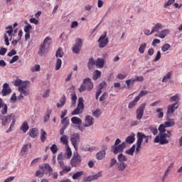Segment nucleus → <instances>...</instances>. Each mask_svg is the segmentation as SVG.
<instances>
[{
  "mask_svg": "<svg viewBox=\"0 0 182 182\" xmlns=\"http://www.w3.org/2000/svg\"><path fill=\"white\" fill-rule=\"evenodd\" d=\"M61 123L63 124L64 127H68V126H69V120L68 119V117L63 118Z\"/></svg>",
  "mask_w": 182,
  "mask_h": 182,
  "instance_id": "58",
  "label": "nucleus"
},
{
  "mask_svg": "<svg viewBox=\"0 0 182 182\" xmlns=\"http://www.w3.org/2000/svg\"><path fill=\"white\" fill-rule=\"evenodd\" d=\"M134 150H136V145H133L129 149L126 151L127 154L133 156L134 154Z\"/></svg>",
  "mask_w": 182,
  "mask_h": 182,
  "instance_id": "45",
  "label": "nucleus"
},
{
  "mask_svg": "<svg viewBox=\"0 0 182 182\" xmlns=\"http://www.w3.org/2000/svg\"><path fill=\"white\" fill-rule=\"evenodd\" d=\"M29 145L28 144H25L23 145V146L22 147L21 149V154H22V156H23V154H25L27 151H28V147Z\"/></svg>",
  "mask_w": 182,
  "mask_h": 182,
  "instance_id": "61",
  "label": "nucleus"
},
{
  "mask_svg": "<svg viewBox=\"0 0 182 182\" xmlns=\"http://www.w3.org/2000/svg\"><path fill=\"white\" fill-rule=\"evenodd\" d=\"M146 109V103H142L136 109V119L138 120H141V119H143V116L144 115V109Z\"/></svg>",
  "mask_w": 182,
  "mask_h": 182,
  "instance_id": "10",
  "label": "nucleus"
},
{
  "mask_svg": "<svg viewBox=\"0 0 182 182\" xmlns=\"http://www.w3.org/2000/svg\"><path fill=\"white\" fill-rule=\"evenodd\" d=\"M93 65H96V61H95V59L90 58L88 62V69L90 70L92 68H93Z\"/></svg>",
  "mask_w": 182,
  "mask_h": 182,
  "instance_id": "51",
  "label": "nucleus"
},
{
  "mask_svg": "<svg viewBox=\"0 0 182 182\" xmlns=\"http://www.w3.org/2000/svg\"><path fill=\"white\" fill-rule=\"evenodd\" d=\"M65 156L66 159H70V157H72V149H70L69 145L66 146Z\"/></svg>",
  "mask_w": 182,
  "mask_h": 182,
  "instance_id": "37",
  "label": "nucleus"
},
{
  "mask_svg": "<svg viewBox=\"0 0 182 182\" xmlns=\"http://www.w3.org/2000/svg\"><path fill=\"white\" fill-rule=\"evenodd\" d=\"M166 120L167 122H165L164 124L166 126V127H173V126L176 124V122H174V119H170V117L168 116H167Z\"/></svg>",
  "mask_w": 182,
  "mask_h": 182,
  "instance_id": "21",
  "label": "nucleus"
},
{
  "mask_svg": "<svg viewBox=\"0 0 182 182\" xmlns=\"http://www.w3.org/2000/svg\"><path fill=\"white\" fill-rule=\"evenodd\" d=\"M146 48H147V43H144L141 44L139 46V48L138 50L139 53H141V54L144 53V50H146Z\"/></svg>",
  "mask_w": 182,
  "mask_h": 182,
  "instance_id": "42",
  "label": "nucleus"
},
{
  "mask_svg": "<svg viewBox=\"0 0 182 182\" xmlns=\"http://www.w3.org/2000/svg\"><path fill=\"white\" fill-rule=\"evenodd\" d=\"M126 142L128 143L129 144L134 143V136L131 135L127 136L126 139Z\"/></svg>",
  "mask_w": 182,
  "mask_h": 182,
  "instance_id": "50",
  "label": "nucleus"
},
{
  "mask_svg": "<svg viewBox=\"0 0 182 182\" xmlns=\"http://www.w3.org/2000/svg\"><path fill=\"white\" fill-rule=\"evenodd\" d=\"M45 171H37L36 172V174H35V176L36 177H40V178H42V177H43V175L45 174V172H44Z\"/></svg>",
  "mask_w": 182,
  "mask_h": 182,
  "instance_id": "63",
  "label": "nucleus"
},
{
  "mask_svg": "<svg viewBox=\"0 0 182 182\" xmlns=\"http://www.w3.org/2000/svg\"><path fill=\"white\" fill-rule=\"evenodd\" d=\"M137 141H140V144H141L143 143V140H144L145 143H149V139L150 136L144 134L142 132H138L136 134Z\"/></svg>",
  "mask_w": 182,
  "mask_h": 182,
  "instance_id": "15",
  "label": "nucleus"
},
{
  "mask_svg": "<svg viewBox=\"0 0 182 182\" xmlns=\"http://www.w3.org/2000/svg\"><path fill=\"white\" fill-rule=\"evenodd\" d=\"M94 123L95 119L93 118V117L87 115L85 117V119L84 127H90V126H93Z\"/></svg>",
  "mask_w": 182,
  "mask_h": 182,
  "instance_id": "17",
  "label": "nucleus"
},
{
  "mask_svg": "<svg viewBox=\"0 0 182 182\" xmlns=\"http://www.w3.org/2000/svg\"><path fill=\"white\" fill-rule=\"evenodd\" d=\"M7 31H6V33L4 34V42L6 45V46H9V36H11L10 41H12V33H14V28H12V26H9L6 28Z\"/></svg>",
  "mask_w": 182,
  "mask_h": 182,
  "instance_id": "8",
  "label": "nucleus"
},
{
  "mask_svg": "<svg viewBox=\"0 0 182 182\" xmlns=\"http://www.w3.org/2000/svg\"><path fill=\"white\" fill-rule=\"evenodd\" d=\"M40 139L43 143H45L46 141V139H48V134L43 129H41Z\"/></svg>",
  "mask_w": 182,
  "mask_h": 182,
  "instance_id": "29",
  "label": "nucleus"
},
{
  "mask_svg": "<svg viewBox=\"0 0 182 182\" xmlns=\"http://www.w3.org/2000/svg\"><path fill=\"white\" fill-rule=\"evenodd\" d=\"M31 72H39L41 70V65H35V66L32 67L31 68Z\"/></svg>",
  "mask_w": 182,
  "mask_h": 182,
  "instance_id": "59",
  "label": "nucleus"
},
{
  "mask_svg": "<svg viewBox=\"0 0 182 182\" xmlns=\"http://www.w3.org/2000/svg\"><path fill=\"white\" fill-rule=\"evenodd\" d=\"M84 172L83 171H77L75 173H74L72 176L73 180H79L82 176H83Z\"/></svg>",
  "mask_w": 182,
  "mask_h": 182,
  "instance_id": "33",
  "label": "nucleus"
},
{
  "mask_svg": "<svg viewBox=\"0 0 182 182\" xmlns=\"http://www.w3.org/2000/svg\"><path fill=\"white\" fill-rule=\"evenodd\" d=\"M55 56L56 58H63V50H62V48H58L56 51Z\"/></svg>",
  "mask_w": 182,
  "mask_h": 182,
  "instance_id": "53",
  "label": "nucleus"
},
{
  "mask_svg": "<svg viewBox=\"0 0 182 182\" xmlns=\"http://www.w3.org/2000/svg\"><path fill=\"white\" fill-rule=\"evenodd\" d=\"M2 95L3 96H8V95H11L12 90L9 87V84L8 83H4L3 85V89H2Z\"/></svg>",
  "mask_w": 182,
  "mask_h": 182,
  "instance_id": "19",
  "label": "nucleus"
},
{
  "mask_svg": "<svg viewBox=\"0 0 182 182\" xmlns=\"http://www.w3.org/2000/svg\"><path fill=\"white\" fill-rule=\"evenodd\" d=\"M177 109H178V102H176L171 105H168L167 112H166V116L170 117V114H172V113H174V112Z\"/></svg>",
  "mask_w": 182,
  "mask_h": 182,
  "instance_id": "16",
  "label": "nucleus"
},
{
  "mask_svg": "<svg viewBox=\"0 0 182 182\" xmlns=\"http://www.w3.org/2000/svg\"><path fill=\"white\" fill-rule=\"evenodd\" d=\"M117 159L119 163H124V161H127V157L123 155V154H119Z\"/></svg>",
  "mask_w": 182,
  "mask_h": 182,
  "instance_id": "40",
  "label": "nucleus"
},
{
  "mask_svg": "<svg viewBox=\"0 0 182 182\" xmlns=\"http://www.w3.org/2000/svg\"><path fill=\"white\" fill-rule=\"evenodd\" d=\"M117 79H119L120 80H123V79H126L127 77V74L126 73H119L117 76Z\"/></svg>",
  "mask_w": 182,
  "mask_h": 182,
  "instance_id": "62",
  "label": "nucleus"
},
{
  "mask_svg": "<svg viewBox=\"0 0 182 182\" xmlns=\"http://www.w3.org/2000/svg\"><path fill=\"white\" fill-rule=\"evenodd\" d=\"M50 113H52V109H48L47 114L44 117L45 123H46V122H48V120H49V119L50 117Z\"/></svg>",
  "mask_w": 182,
  "mask_h": 182,
  "instance_id": "54",
  "label": "nucleus"
},
{
  "mask_svg": "<svg viewBox=\"0 0 182 182\" xmlns=\"http://www.w3.org/2000/svg\"><path fill=\"white\" fill-rule=\"evenodd\" d=\"M71 122L73 124H76L77 126H80V124H82V119L77 117H73L71 118Z\"/></svg>",
  "mask_w": 182,
  "mask_h": 182,
  "instance_id": "26",
  "label": "nucleus"
},
{
  "mask_svg": "<svg viewBox=\"0 0 182 182\" xmlns=\"http://www.w3.org/2000/svg\"><path fill=\"white\" fill-rule=\"evenodd\" d=\"M93 89V82H92V80L90 78L87 77L84 79L83 83L80 85L79 88L80 93L85 92V90H87L90 92Z\"/></svg>",
  "mask_w": 182,
  "mask_h": 182,
  "instance_id": "4",
  "label": "nucleus"
},
{
  "mask_svg": "<svg viewBox=\"0 0 182 182\" xmlns=\"http://www.w3.org/2000/svg\"><path fill=\"white\" fill-rule=\"evenodd\" d=\"M117 168L119 171H124L127 168V164L124 162H119Z\"/></svg>",
  "mask_w": 182,
  "mask_h": 182,
  "instance_id": "23",
  "label": "nucleus"
},
{
  "mask_svg": "<svg viewBox=\"0 0 182 182\" xmlns=\"http://www.w3.org/2000/svg\"><path fill=\"white\" fill-rule=\"evenodd\" d=\"M137 102H139L138 98L135 97V99L132 101H131L128 105L129 109H133L134 107H136L137 105Z\"/></svg>",
  "mask_w": 182,
  "mask_h": 182,
  "instance_id": "35",
  "label": "nucleus"
},
{
  "mask_svg": "<svg viewBox=\"0 0 182 182\" xmlns=\"http://www.w3.org/2000/svg\"><path fill=\"white\" fill-rule=\"evenodd\" d=\"M62 66V60L58 58L55 63V70H59Z\"/></svg>",
  "mask_w": 182,
  "mask_h": 182,
  "instance_id": "52",
  "label": "nucleus"
},
{
  "mask_svg": "<svg viewBox=\"0 0 182 182\" xmlns=\"http://www.w3.org/2000/svg\"><path fill=\"white\" fill-rule=\"evenodd\" d=\"M171 167H172L171 165L168 166V168H166V170L165 171V173L164 174L163 179H164L168 176V173L171 171Z\"/></svg>",
  "mask_w": 182,
  "mask_h": 182,
  "instance_id": "56",
  "label": "nucleus"
},
{
  "mask_svg": "<svg viewBox=\"0 0 182 182\" xmlns=\"http://www.w3.org/2000/svg\"><path fill=\"white\" fill-rule=\"evenodd\" d=\"M81 163L82 156H80V155H79L77 153L74 154L73 158L70 160V164L72 167H77L78 166H80Z\"/></svg>",
  "mask_w": 182,
  "mask_h": 182,
  "instance_id": "6",
  "label": "nucleus"
},
{
  "mask_svg": "<svg viewBox=\"0 0 182 182\" xmlns=\"http://www.w3.org/2000/svg\"><path fill=\"white\" fill-rule=\"evenodd\" d=\"M65 103H66V96L63 95L62 97L60 99L59 102L57 104V107H62L65 106Z\"/></svg>",
  "mask_w": 182,
  "mask_h": 182,
  "instance_id": "31",
  "label": "nucleus"
},
{
  "mask_svg": "<svg viewBox=\"0 0 182 182\" xmlns=\"http://www.w3.org/2000/svg\"><path fill=\"white\" fill-rule=\"evenodd\" d=\"M100 76H102V72L96 70L92 76L93 80H97V79L100 78Z\"/></svg>",
  "mask_w": 182,
  "mask_h": 182,
  "instance_id": "39",
  "label": "nucleus"
},
{
  "mask_svg": "<svg viewBox=\"0 0 182 182\" xmlns=\"http://www.w3.org/2000/svg\"><path fill=\"white\" fill-rule=\"evenodd\" d=\"M140 150H141V144L140 143V141H137L135 154H139V153H140Z\"/></svg>",
  "mask_w": 182,
  "mask_h": 182,
  "instance_id": "55",
  "label": "nucleus"
},
{
  "mask_svg": "<svg viewBox=\"0 0 182 182\" xmlns=\"http://www.w3.org/2000/svg\"><path fill=\"white\" fill-rule=\"evenodd\" d=\"M95 65L97 68H103L105 66V59L103 58H98L95 61Z\"/></svg>",
  "mask_w": 182,
  "mask_h": 182,
  "instance_id": "32",
  "label": "nucleus"
},
{
  "mask_svg": "<svg viewBox=\"0 0 182 182\" xmlns=\"http://www.w3.org/2000/svg\"><path fill=\"white\" fill-rule=\"evenodd\" d=\"M66 159L65 155H63L62 153L58 154L57 156V161L60 167L62 168V171L60 172V174L63 176V174H66L69 173L72 170V168L70 166H66L65 165V162L63 161Z\"/></svg>",
  "mask_w": 182,
  "mask_h": 182,
  "instance_id": "3",
  "label": "nucleus"
},
{
  "mask_svg": "<svg viewBox=\"0 0 182 182\" xmlns=\"http://www.w3.org/2000/svg\"><path fill=\"white\" fill-rule=\"evenodd\" d=\"M60 141L63 144H65V146H69V136H68L67 135H63L60 137Z\"/></svg>",
  "mask_w": 182,
  "mask_h": 182,
  "instance_id": "30",
  "label": "nucleus"
},
{
  "mask_svg": "<svg viewBox=\"0 0 182 182\" xmlns=\"http://www.w3.org/2000/svg\"><path fill=\"white\" fill-rule=\"evenodd\" d=\"M171 75H173V73L168 72L165 76H164V78L162 79V82L166 83L168 79H171Z\"/></svg>",
  "mask_w": 182,
  "mask_h": 182,
  "instance_id": "44",
  "label": "nucleus"
},
{
  "mask_svg": "<svg viewBox=\"0 0 182 182\" xmlns=\"http://www.w3.org/2000/svg\"><path fill=\"white\" fill-rule=\"evenodd\" d=\"M20 129L21 130V132H23V133H26V132H28V130H29V124H28V122L25 121L21 124Z\"/></svg>",
  "mask_w": 182,
  "mask_h": 182,
  "instance_id": "27",
  "label": "nucleus"
},
{
  "mask_svg": "<svg viewBox=\"0 0 182 182\" xmlns=\"http://www.w3.org/2000/svg\"><path fill=\"white\" fill-rule=\"evenodd\" d=\"M83 102L84 100L82 97L78 99L77 108L71 112L72 116H75L76 114H80L83 113V109H85V104H83Z\"/></svg>",
  "mask_w": 182,
  "mask_h": 182,
  "instance_id": "5",
  "label": "nucleus"
},
{
  "mask_svg": "<svg viewBox=\"0 0 182 182\" xmlns=\"http://www.w3.org/2000/svg\"><path fill=\"white\" fill-rule=\"evenodd\" d=\"M11 122H14L15 123V115L14 114L3 117L1 123L3 126H6V124H9Z\"/></svg>",
  "mask_w": 182,
  "mask_h": 182,
  "instance_id": "12",
  "label": "nucleus"
},
{
  "mask_svg": "<svg viewBox=\"0 0 182 182\" xmlns=\"http://www.w3.org/2000/svg\"><path fill=\"white\" fill-rule=\"evenodd\" d=\"M82 39L77 38L75 41V44L73 47V52L74 53H80V49H82Z\"/></svg>",
  "mask_w": 182,
  "mask_h": 182,
  "instance_id": "13",
  "label": "nucleus"
},
{
  "mask_svg": "<svg viewBox=\"0 0 182 182\" xmlns=\"http://www.w3.org/2000/svg\"><path fill=\"white\" fill-rule=\"evenodd\" d=\"M100 177H102V172H98L97 173H96L95 175L87 176L83 178L82 181H84V182L95 181L97 180L98 178H100Z\"/></svg>",
  "mask_w": 182,
  "mask_h": 182,
  "instance_id": "14",
  "label": "nucleus"
},
{
  "mask_svg": "<svg viewBox=\"0 0 182 182\" xmlns=\"http://www.w3.org/2000/svg\"><path fill=\"white\" fill-rule=\"evenodd\" d=\"M106 150H107V146H103L102 149L97 153L96 159L97 160H103L106 157Z\"/></svg>",
  "mask_w": 182,
  "mask_h": 182,
  "instance_id": "18",
  "label": "nucleus"
},
{
  "mask_svg": "<svg viewBox=\"0 0 182 182\" xmlns=\"http://www.w3.org/2000/svg\"><path fill=\"white\" fill-rule=\"evenodd\" d=\"M177 100H180V95L178 94H176L170 98L171 103H173V102H177Z\"/></svg>",
  "mask_w": 182,
  "mask_h": 182,
  "instance_id": "49",
  "label": "nucleus"
},
{
  "mask_svg": "<svg viewBox=\"0 0 182 182\" xmlns=\"http://www.w3.org/2000/svg\"><path fill=\"white\" fill-rule=\"evenodd\" d=\"M38 134V129L36 128H32V129L30 132L29 136L30 137H32V139H35V137H37Z\"/></svg>",
  "mask_w": 182,
  "mask_h": 182,
  "instance_id": "34",
  "label": "nucleus"
},
{
  "mask_svg": "<svg viewBox=\"0 0 182 182\" xmlns=\"http://www.w3.org/2000/svg\"><path fill=\"white\" fill-rule=\"evenodd\" d=\"M166 128H167V127H166L164 124H160L158 129L159 134H165L166 132Z\"/></svg>",
  "mask_w": 182,
  "mask_h": 182,
  "instance_id": "41",
  "label": "nucleus"
},
{
  "mask_svg": "<svg viewBox=\"0 0 182 182\" xmlns=\"http://www.w3.org/2000/svg\"><path fill=\"white\" fill-rule=\"evenodd\" d=\"M70 141L75 150H77V146L80 143V136L79 134H73L70 136Z\"/></svg>",
  "mask_w": 182,
  "mask_h": 182,
  "instance_id": "9",
  "label": "nucleus"
},
{
  "mask_svg": "<svg viewBox=\"0 0 182 182\" xmlns=\"http://www.w3.org/2000/svg\"><path fill=\"white\" fill-rule=\"evenodd\" d=\"M170 48H171V46H170L168 43H166L161 47V50L162 52H167Z\"/></svg>",
  "mask_w": 182,
  "mask_h": 182,
  "instance_id": "57",
  "label": "nucleus"
},
{
  "mask_svg": "<svg viewBox=\"0 0 182 182\" xmlns=\"http://www.w3.org/2000/svg\"><path fill=\"white\" fill-rule=\"evenodd\" d=\"M168 33H170V30L164 29L159 33V38H160L161 39H164L167 36V35H168Z\"/></svg>",
  "mask_w": 182,
  "mask_h": 182,
  "instance_id": "25",
  "label": "nucleus"
},
{
  "mask_svg": "<svg viewBox=\"0 0 182 182\" xmlns=\"http://www.w3.org/2000/svg\"><path fill=\"white\" fill-rule=\"evenodd\" d=\"M50 149L53 154H56V153H58V145L53 144Z\"/></svg>",
  "mask_w": 182,
  "mask_h": 182,
  "instance_id": "60",
  "label": "nucleus"
},
{
  "mask_svg": "<svg viewBox=\"0 0 182 182\" xmlns=\"http://www.w3.org/2000/svg\"><path fill=\"white\" fill-rule=\"evenodd\" d=\"M107 36V33L105 32L102 36H101L98 40V43H100V48H105L109 43V38H106Z\"/></svg>",
  "mask_w": 182,
  "mask_h": 182,
  "instance_id": "11",
  "label": "nucleus"
},
{
  "mask_svg": "<svg viewBox=\"0 0 182 182\" xmlns=\"http://www.w3.org/2000/svg\"><path fill=\"white\" fill-rule=\"evenodd\" d=\"M171 136V131H167V133L159 134L154 139V143H159L161 145L168 144Z\"/></svg>",
  "mask_w": 182,
  "mask_h": 182,
  "instance_id": "2",
  "label": "nucleus"
},
{
  "mask_svg": "<svg viewBox=\"0 0 182 182\" xmlns=\"http://www.w3.org/2000/svg\"><path fill=\"white\" fill-rule=\"evenodd\" d=\"M48 50H49V48L46 47L43 44L40 45L39 50H38V55L40 56H43V55L48 53Z\"/></svg>",
  "mask_w": 182,
  "mask_h": 182,
  "instance_id": "20",
  "label": "nucleus"
},
{
  "mask_svg": "<svg viewBox=\"0 0 182 182\" xmlns=\"http://www.w3.org/2000/svg\"><path fill=\"white\" fill-rule=\"evenodd\" d=\"M134 82H136L134 78H131L129 80H127L125 81V83L127 86V89H129L130 86H133V85H134Z\"/></svg>",
  "mask_w": 182,
  "mask_h": 182,
  "instance_id": "43",
  "label": "nucleus"
},
{
  "mask_svg": "<svg viewBox=\"0 0 182 182\" xmlns=\"http://www.w3.org/2000/svg\"><path fill=\"white\" fill-rule=\"evenodd\" d=\"M0 109L2 114H5L6 112H8V107L5 103H4V101H2V99H0Z\"/></svg>",
  "mask_w": 182,
  "mask_h": 182,
  "instance_id": "24",
  "label": "nucleus"
},
{
  "mask_svg": "<svg viewBox=\"0 0 182 182\" xmlns=\"http://www.w3.org/2000/svg\"><path fill=\"white\" fill-rule=\"evenodd\" d=\"M149 129L151 131V132L152 134H154V136H156V134H157V133H159V130L157 129V127H156L153 125L149 126Z\"/></svg>",
  "mask_w": 182,
  "mask_h": 182,
  "instance_id": "46",
  "label": "nucleus"
},
{
  "mask_svg": "<svg viewBox=\"0 0 182 182\" xmlns=\"http://www.w3.org/2000/svg\"><path fill=\"white\" fill-rule=\"evenodd\" d=\"M124 149H126V142H122L119 145H113L111 151H112L114 154H119V153H123Z\"/></svg>",
  "mask_w": 182,
  "mask_h": 182,
  "instance_id": "7",
  "label": "nucleus"
},
{
  "mask_svg": "<svg viewBox=\"0 0 182 182\" xmlns=\"http://www.w3.org/2000/svg\"><path fill=\"white\" fill-rule=\"evenodd\" d=\"M148 94H149V92L147 90H141L140 91L139 95L136 97V98L140 100L141 97H143V96H146V95H148Z\"/></svg>",
  "mask_w": 182,
  "mask_h": 182,
  "instance_id": "47",
  "label": "nucleus"
},
{
  "mask_svg": "<svg viewBox=\"0 0 182 182\" xmlns=\"http://www.w3.org/2000/svg\"><path fill=\"white\" fill-rule=\"evenodd\" d=\"M156 112L157 113L158 119H163V117L164 116V112H163V108H157L156 109Z\"/></svg>",
  "mask_w": 182,
  "mask_h": 182,
  "instance_id": "38",
  "label": "nucleus"
},
{
  "mask_svg": "<svg viewBox=\"0 0 182 182\" xmlns=\"http://www.w3.org/2000/svg\"><path fill=\"white\" fill-rule=\"evenodd\" d=\"M39 168L43 171H45L46 170L50 173H52V171H53V169L51 168L50 165H49L48 164H45L44 165H40Z\"/></svg>",
  "mask_w": 182,
  "mask_h": 182,
  "instance_id": "22",
  "label": "nucleus"
},
{
  "mask_svg": "<svg viewBox=\"0 0 182 182\" xmlns=\"http://www.w3.org/2000/svg\"><path fill=\"white\" fill-rule=\"evenodd\" d=\"M50 43H52V38H50V37H46L42 45H43L44 46H46L47 48H49V46H50Z\"/></svg>",
  "mask_w": 182,
  "mask_h": 182,
  "instance_id": "36",
  "label": "nucleus"
},
{
  "mask_svg": "<svg viewBox=\"0 0 182 182\" xmlns=\"http://www.w3.org/2000/svg\"><path fill=\"white\" fill-rule=\"evenodd\" d=\"M161 29H163V25L160 23H158L152 28V32L154 33H155V32L159 33Z\"/></svg>",
  "mask_w": 182,
  "mask_h": 182,
  "instance_id": "28",
  "label": "nucleus"
},
{
  "mask_svg": "<svg viewBox=\"0 0 182 182\" xmlns=\"http://www.w3.org/2000/svg\"><path fill=\"white\" fill-rule=\"evenodd\" d=\"M100 114H102V111H100V109H96L93 112V116H95V117H99V116H100Z\"/></svg>",
  "mask_w": 182,
  "mask_h": 182,
  "instance_id": "64",
  "label": "nucleus"
},
{
  "mask_svg": "<svg viewBox=\"0 0 182 182\" xmlns=\"http://www.w3.org/2000/svg\"><path fill=\"white\" fill-rule=\"evenodd\" d=\"M29 81H22L21 79H16L14 82V86H18V90L20 93L18 100H23V96H29Z\"/></svg>",
  "mask_w": 182,
  "mask_h": 182,
  "instance_id": "1",
  "label": "nucleus"
},
{
  "mask_svg": "<svg viewBox=\"0 0 182 182\" xmlns=\"http://www.w3.org/2000/svg\"><path fill=\"white\" fill-rule=\"evenodd\" d=\"M71 100H72V105L71 107H73V106L76 105V100H77V97L76 96V94H72L71 95Z\"/></svg>",
  "mask_w": 182,
  "mask_h": 182,
  "instance_id": "48",
  "label": "nucleus"
}]
</instances>
